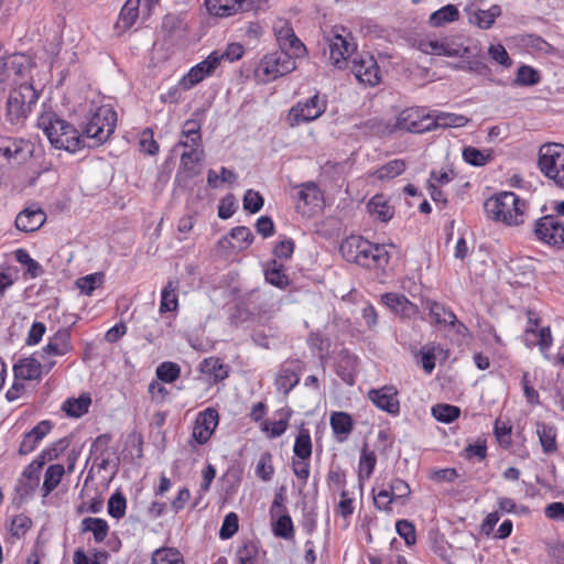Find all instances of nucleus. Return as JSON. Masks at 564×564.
Listing matches in <instances>:
<instances>
[{"instance_id": "obj_47", "label": "nucleus", "mask_w": 564, "mask_h": 564, "mask_svg": "<svg viewBox=\"0 0 564 564\" xmlns=\"http://www.w3.org/2000/svg\"><path fill=\"white\" fill-rule=\"evenodd\" d=\"M64 474L65 468L61 464H54L47 467L44 474V481L42 486L45 497L48 496L59 485Z\"/></svg>"}, {"instance_id": "obj_62", "label": "nucleus", "mask_w": 564, "mask_h": 564, "mask_svg": "<svg viewBox=\"0 0 564 564\" xmlns=\"http://www.w3.org/2000/svg\"><path fill=\"white\" fill-rule=\"evenodd\" d=\"M108 560V554L105 551H95L93 557L88 556L84 550L78 549L74 552V564H105Z\"/></svg>"}, {"instance_id": "obj_36", "label": "nucleus", "mask_w": 564, "mask_h": 564, "mask_svg": "<svg viewBox=\"0 0 564 564\" xmlns=\"http://www.w3.org/2000/svg\"><path fill=\"white\" fill-rule=\"evenodd\" d=\"M423 305L424 308L429 311V314L434 323L455 325L456 315L451 310L446 308L443 304L436 301L426 300Z\"/></svg>"}, {"instance_id": "obj_6", "label": "nucleus", "mask_w": 564, "mask_h": 564, "mask_svg": "<svg viewBox=\"0 0 564 564\" xmlns=\"http://www.w3.org/2000/svg\"><path fill=\"white\" fill-rule=\"evenodd\" d=\"M538 166L553 185L564 188V144L553 142L541 145Z\"/></svg>"}, {"instance_id": "obj_53", "label": "nucleus", "mask_w": 564, "mask_h": 564, "mask_svg": "<svg viewBox=\"0 0 564 564\" xmlns=\"http://www.w3.org/2000/svg\"><path fill=\"white\" fill-rule=\"evenodd\" d=\"M14 258L20 264H22L26 269V273L31 278H36L42 274V265L36 260L31 258V256L25 249L20 248L15 250Z\"/></svg>"}, {"instance_id": "obj_41", "label": "nucleus", "mask_w": 564, "mask_h": 564, "mask_svg": "<svg viewBox=\"0 0 564 564\" xmlns=\"http://www.w3.org/2000/svg\"><path fill=\"white\" fill-rule=\"evenodd\" d=\"M406 167V163L402 159H394L378 167L372 176L381 182L390 181L401 175Z\"/></svg>"}, {"instance_id": "obj_32", "label": "nucleus", "mask_w": 564, "mask_h": 564, "mask_svg": "<svg viewBox=\"0 0 564 564\" xmlns=\"http://www.w3.org/2000/svg\"><path fill=\"white\" fill-rule=\"evenodd\" d=\"M82 533H91L96 543H102L109 533L108 522L102 518L87 517L80 521Z\"/></svg>"}, {"instance_id": "obj_42", "label": "nucleus", "mask_w": 564, "mask_h": 564, "mask_svg": "<svg viewBox=\"0 0 564 564\" xmlns=\"http://www.w3.org/2000/svg\"><path fill=\"white\" fill-rule=\"evenodd\" d=\"M278 420L262 421L261 431L265 433L269 438L280 437L285 433L289 426L290 413L280 411Z\"/></svg>"}, {"instance_id": "obj_34", "label": "nucleus", "mask_w": 564, "mask_h": 564, "mask_svg": "<svg viewBox=\"0 0 564 564\" xmlns=\"http://www.w3.org/2000/svg\"><path fill=\"white\" fill-rule=\"evenodd\" d=\"M91 404L88 393H82L78 398H68L63 402L62 410L69 417H80L86 414Z\"/></svg>"}, {"instance_id": "obj_35", "label": "nucleus", "mask_w": 564, "mask_h": 564, "mask_svg": "<svg viewBox=\"0 0 564 564\" xmlns=\"http://www.w3.org/2000/svg\"><path fill=\"white\" fill-rule=\"evenodd\" d=\"M356 371L357 358L347 351L343 352L336 367L337 375L344 382L352 386L356 381Z\"/></svg>"}, {"instance_id": "obj_14", "label": "nucleus", "mask_w": 564, "mask_h": 564, "mask_svg": "<svg viewBox=\"0 0 564 564\" xmlns=\"http://www.w3.org/2000/svg\"><path fill=\"white\" fill-rule=\"evenodd\" d=\"M351 72L359 83L376 86L381 80L380 69L375 57L370 54H356L351 59Z\"/></svg>"}, {"instance_id": "obj_51", "label": "nucleus", "mask_w": 564, "mask_h": 564, "mask_svg": "<svg viewBox=\"0 0 564 564\" xmlns=\"http://www.w3.org/2000/svg\"><path fill=\"white\" fill-rule=\"evenodd\" d=\"M256 476L262 481H270L274 475L273 457L269 452H263L256 465Z\"/></svg>"}, {"instance_id": "obj_52", "label": "nucleus", "mask_w": 564, "mask_h": 564, "mask_svg": "<svg viewBox=\"0 0 564 564\" xmlns=\"http://www.w3.org/2000/svg\"><path fill=\"white\" fill-rule=\"evenodd\" d=\"M212 53L218 57V65L220 66L223 61L232 63L240 59L245 54V47L238 42H232L227 44L223 51L215 50Z\"/></svg>"}, {"instance_id": "obj_23", "label": "nucleus", "mask_w": 564, "mask_h": 564, "mask_svg": "<svg viewBox=\"0 0 564 564\" xmlns=\"http://www.w3.org/2000/svg\"><path fill=\"white\" fill-rule=\"evenodd\" d=\"M13 372L17 380H40L45 372L44 360L40 361L34 356L21 358L14 364Z\"/></svg>"}, {"instance_id": "obj_22", "label": "nucleus", "mask_w": 564, "mask_h": 564, "mask_svg": "<svg viewBox=\"0 0 564 564\" xmlns=\"http://www.w3.org/2000/svg\"><path fill=\"white\" fill-rule=\"evenodd\" d=\"M381 302L402 318H414L419 314V307L400 293H386L381 295Z\"/></svg>"}, {"instance_id": "obj_10", "label": "nucleus", "mask_w": 564, "mask_h": 564, "mask_svg": "<svg viewBox=\"0 0 564 564\" xmlns=\"http://www.w3.org/2000/svg\"><path fill=\"white\" fill-rule=\"evenodd\" d=\"M74 350L72 332L69 328H59L48 337L47 343L41 349V359L44 360L45 373L56 365L55 357H64Z\"/></svg>"}, {"instance_id": "obj_2", "label": "nucleus", "mask_w": 564, "mask_h": 564, "mask_svg": "<svg viewBox=\"0 0 564 564\" xmlns=\"http://www.w3.org/2000/svg\"><path fill=\"white\" fill-rule=\"evenodd\" d=\"M37 127L56 149L76 153L86 148V139L82 132L54 112L42 113L37 119Z\"/></svg>"}, {"instance_id": "obj_31", "label": "nucleus", "mask_w": 564, "mask_h": 564, "mask_svg": "<svg viewBox=\"0 0 564 564\" xmlns=\"http://www.w3.org/2000/svg\"><path fill=\"white\" fill-rule=\"evenodd\" d=\"M329 424L339 442L345 441L354 430V420L347 412H332Z\"/></svg>"}, {"instance_id": "obj_54", "label": "nucleus", "mask_w": 564, "mask_h": 564, "mask_svg": "<svg viewBox=\"0 0 564 564\" xmlns=\"http://www.w3.org/2000/svg\"><path fill=\"white\" fill-rule=\"evenodd\" d=\"M265 280L270 284L284 289L289 284V278L284 273L282 265H279L276 261H273L264 271Z\"/></svg>"}, {"instance_id": "obj_17", "label": "nucleus", "mask_w": 564, "mask_h": 564, "mask_svg": "<svg viewBox=\"0 0 564 564\" xmlns=\"http://www.w3.org/2000/svg\"><path fill=\"white\" fill-rule=\"evenodd\" d=\"M272 532L276 538L291 540L294 538V527L281 497H275L271 508Z\"/></svg>"}, {"instance_id": "obj_61", "label": "nucleus", "mask_w": 564, "mask_h": 564, "mask_svg": "<svg viewBox=\"0 0 564 564\" xmlns=\"http://www.w3.org/2000/svg\"><path fill=\"white\" fill-rule=\"evenodd\" d=\"M181 368L177 364L171 361H164L156 368V377L159 380L167 383H172L178 379Z\"/></svg>"}, {"instance_id": "obj_15", "label": "nucleus", "mask_w": 564, "mask_h": 564, "mask_svg": "<svg viewBox=\"0 0 564 564\" xmlns=\"http://www.w3.org/2000/svg\"><path fill=\"white\" fill-rule=\"evenodd\" d=\"M296 207L302 215L307 217H312L323 210V193L315 183L308 182L300 186Z\"/></svg>"}, {"instance_id": "obj_49", "label": "nucleus", "mask_w": 564, "mask_h": 564, "mask_svg": "<svg viewBox=\"0 0 564 564\" xmlns=\"http://www.w3.org/2000/svg\"><path fill=\"white\" fill-rule=\"evenodd\" d=\"M151 564H184V560L178 550L160 547L152 553Z\"/></svg>"}, {"instance_id": "obj_59", "label": "nucleus", "mask_w": 564, "mask_h": 564, "mask_svg": "<svg viewBox=\"0 0 564 564\" xmlns=\"http://www.w3.org/2000/svg\"><path fill=\"white\" fill-rule=\"evenodd\" d=\"M541 76L535 68L522 65L518 68L514 82L519 86H534L539 84Z\"/></svg>"}, {"instance_id": "obj_25", "label": "nucleus", "mask_w": 564, "mask_h": 564, "mask_svg": "<svg viewBox=\"0 0 564 564\" xmlns=\"http://www.w3.org/2000/svg\"><path fill=\"white\" fill-rule=\"evenodd\" d=\"M46 220L45 213L39 207H28L15 217V227L23 232H33L40 229Z\"/></svg>"}, {"instance_id": "obj_38", "label": "nucleus", "mask_w": 564, "mask_h": 564, "mask_svg": "<svg viewBox=\"0 0 564 564\" xmlns=\"http://www.w3.org/2000/svg\"><path fill=\"white\" fill-rule=\"evenodd\" d=\"M202 135H200V123L196 119H188L184 122L182 130V139L178 142V145L187 148V147H200Z\"/></svg>"}, {"instance_id": "obj_43", "label": "nucleus", "mask_w": 564, "mask_h": 564, "mask_svg": "<svg viewBox=\"0 0 564 564\" xmlns=\"http://www.w3.org/2000/svg\"><path fill=\"white\" fill-rule=\"evenodd\" d=\"M181 156V166L192 176L198 174L199 164L204 159V150L200 147H189Z\"/></svg>"}, {"instance_id": "obj_18", "label": "nucleus", "mask_w": 564, "mask_h": 564, "mask_svg": "<svg viewBox=\"0 0 564 564\" xmlns=\"http://www.w3.org/2000/svg\"><path fill=\"white\" fill-rule=\"evenodd\" d=\"M219 423L218 412L213 408H207L196 416L192 438L199 445L206 444Z\"/></svg>"}, {"instance_id": "obj_20", "label": "nucleus", "mask_w": 564, "mask_h": 564, "mask_svg": "<svg viewBox=\"0 0 564 564\" xmlns=\"http://www.w3.org/2000/svg\"><path fill=\"white\" fill-rule=\"evenodd\" d=\"M368 398L381 411L391 415H398L400 413L398 390L393 386H383L378 389H371L368 392Z\"/></svg>"}, {"instance_id": "obj_45", "label": "nucleus", "mask_w": 564, "mask_h": 564, "mask_svg": "<svg viewBox=\"0 0 564 564\" xmlns=\"http://www.w3.org/2000/svg\"><path fill=\"white\" fill-rule=\"evenodd\" d=\"M462 155L467 164L477 167L485 166L492 160L490 150H479L470 145L463 149Z\"/></svg>"}, {"instance_id": "obj_12", "label": "nucleus", "mask_w": 564, "mask_h": 564, "mask_svg": "<svg viewBox=\"0 0 564 564\" xmlns=\"http://www.w3.org/2000/svg\"><path fill=\"white\" fill-rule=\"evenodd\" d=\"M534 234L539 241L561 248L564 246V221L556 215H546L535 221Z\"/></svg>"}, {"instance_id": "obj_26", "label": "nucleus", "mask_w": 564, "mask_h": 564, "mask_svg": "<svg viewBox=\"0 0 564 564\" xmlns=\"http://www.w3.org/2000/svg\"><path fill=\"white\" fill-rule=\"evenodd\" d=\"M52 423L48 420L39 422L30 432L25 433L19 446L21 455L32 453L39 443L51 432Z\"/></svg>"}, {"instance_id": "obj_39", "label": "nucleus", "mask_w": 564, "mask_h": 564, "mask_svg": "<svg viewBox=\"0 0 564 564\" xmlns=\"http://www.w3.org/2000/svg\"><path fill=\"white\" fill-rule=\"evenodd\" d=\"M536 434L544 453L552 454L557 451V431L555 426L545 423H538Z\"/></svg>"}, {"instance_id": "obj_46", "label": "nucleus", "mask_w": 564, "mask_h": 564, "mask_svg": "<svg viewBox=\"0 0 564 564\" xmlns=\"http://www.w3.org/2000/svg\"><path fill=\"white\" fill-rule=\"evenodd\" d=\"M433 129L434 128H458L464 127L468 122V118L457 113L437 112L432 116Z\"/></svg>"}, {"instance_id": "obj_9", "label": "nucleus", "mask_w": 564, "mask_h": 564, "mask_svg": "<svg viewBox=\"0 0 564 564\" xmlns=\"http://www.w3.org/2000/svg\"><path fill=\"white\" fill-rule=\"evenodd\" d=\"M327 98L315 91L308 98L294 104L286 116V123L294 128L317 120L327 109Z\"/></svg>"}, {"instance_id": "obj_44", "label": "nucleus", "mask_w": 564, "mask_h": 564, "mask_svg": "<svg viewBox=\"0 0 564 564\" xmlns=\"http://www.w3.org/2000/svg\"><path fill=\"white\" fill-rule=\"evenodd\" d=\"M441 354H443V348L440 345L426 344L421 347L419 362L427 375L432 373L435 369V360Z\"/></svg>"}, {"instance_id": "obj_55", "label": "nucleus", "mask_w": 564, "mask_h": 564, "mask_svg": "<svg viewBox=\"0 0 564 564\" xmlns=\"http://www.w3.org/2000/svg\"><path fill=\"white\" fill-rule=\"evenodd\" d=\"M104 279V273L96 272L77 279L76 285L83 294L91 295L96 289L101 286Z\"/></svg>"}, {"instance_id": "obj_57", "label": "nucleus", "mask_w": 564, "mask_h": 564, "mask_svg": "<svg viewBox=\"0 0 564 564\" xmlns=\"http://www.w3.org/2000/svg\"><path fill=\"white\" fill-rule=\"evenodd\" d=\"M32 527V520L25 514H17L11 520L9 533L14 540L22 539Z\"/></svg>"}, {"instance_id": "obj_37", "label": "nucleus", "mask_w": 564, "mask_h": 564, "mask_svg": "<svg viewBox=\"0 0 564 564\" xmlns=\"http://www.w3.org/2000/svg\"><path fill=\"white\" fill-rule=\"evenodd\" d=\"M140 0H127L116 24V28L120 31L130 29L137 21L139 15Z\"/></svg>"}, {"instance_id": "obj_30", "label": "nucleus", "mask_w": 564, "mask_h": 564, "mask_svg": "<svg viewBox=\"0 0 564 564\" xmlns=\"http://www.w3.org/2000/svg\"><path fill=\"white\" fill-rule=\"evenodd\" d=\"M367 209L371 217L382 223L389 221L394 214V208L389 199L381 194L375 195L368 202Z\"/></svg>"}, {"instance_id": "obj_3", "label": "nucleus", "mask_w": 564, "mask_h": 564, "mask_svg": "<svg viewBox=\"0 0 564 564\" xmlns=\"http://www.w3.org/2000/svg\"><path fill=\"white\" fill-rule=\"evenodd\" d=\"M116 126L117 113L112 106L93 102L82 132L86 139V147H98L105 143L115 132Z\"/></svg>"}, {"instance_id": "obj_28", "label": "nucleus", "mask_w": 564, "mask_h": 564, "mask_svg": "<svg viewBox=\"0 0 564 564\" xmlns=\"http://www.w3.org/2000/svg\"><path fill=\"white\" fill-rule=\"evenodd\" d=\"M178 288L177 279H170L161 291V300L159 311L161 314L167 312H177L178 310Z\"/></svg>"}, {"instance_id": "obj_63", "label": "nucleus", "mask_w": 564, "mask_h": 564, "mask_svg": "<svg viewBox=\"0 0 564 564\" xmlns=\"http://www.w3.org/2000/svg\"><path fill=\"white\" fill-rule=\"evenodd\" d=\"M395 531L400 538H402L408 546H412L416 543V530L414 524L406 520H398L395 523Z\"/></svg>"}, {"instance_id": "obj_58", "label": "nucleus", "mask_w": 564, "mask_h": 564, "mask_svg": "<svg viewBox=\"0 0 564 564\" xmlns=\"http://www.w3.org/2000/svg\"><path fill=\"white\" fill-rule=\"evenodd\" d=\"M300 381L299 376L289 368H283L275 379V386L279 391L289 393Z\"/></svg>"}, {"instance_id": "obj_21", "label": "nucleus", "mask_w": 564, "mask_h": 564, "mask_svg": "<svg viewBox=\"0 0 564 564\" xmlns=\"http://www.w3.org/2000/svg\"><path fill=\"white\" fill-rule=\"evenodd\" d=\"M218 67V57L210 53L204 61L192 66L189 70L182 76V85L193 88L204 79L213 76Z\"/></svg>"}, {"instance_id": "obj_40", "label": "nucleus", "mask_w": 564, "mask_h": 564, "mask_svg": "<svg viewBox=\"0 0 564 564\" xmlns=\"http://www.w3.org/2000/svg\"><path fill=\"white\" fill-rule=\"evenodd\" d=\"M459 19V11L454 4H446L434 11L429 18L432 28H441Z\"/></svg>"}, {"instance_id": "obj_24", "label": "nucleus", "mask_w": 564, "mask_h": 564, "mask_svg": "<svg viewBox=\"0 0 564 564\" xmlns=\"http://www.w3.org/2000/svg\"><path fill=\"white\" fill-rule=\"evenodd\" d=\"M389 259L384 245L372 243L368 240V247H365L357 264L368 269H383L389 263Z\"/></svg>"}, {"instance_id": "obj_1", "label": "nucleus", "mask_w": 564, "mask_h": 564, "mask_svg": "<svg viewBox=\"0 0 564 564\" xmlns=\"http://www.w3.org/2000/svg\"><path fill=\"white\" fill-rule=\"evenodd\" d=\"M10 64L17 68V78L7 101V116L11 123H20L36 104L39 93L30 82V61L23 55H19L13 56Z\"/></svg>"}, {"instance_id": "obj_50", "label": "nucleus", "mask_w": 564, "mask_h": 564, "mask_svg": "<svg viewBox=\"0 0 564 564\" xmlns=\"http://www.w3.org/2000/svg\"><path fill=\"white\" fill-rule=\"evenodd\" d=\"M293 457L311 458L312 455V440L307 429H301L295 437L293 445Z\"/></svg>"}, {"instance_id": "obj_8", "label": "nucleus", "mask_w": 564, "mask_h": 564, "mask_svg": "<svg viewBox=\"0 0 564 564\" xmlns=\"http://www.w3.org/2000/svg\"><path fill=\"white\" fill-rule=\"evenodd\" d=\"M416 47L420 52L433 56L466 57L470 53L459 35H426L416 41Z\"/></svg>"}, {"instance_id": "obj_13", "label": "nucleus", "mask_w": 564, "mask_h": 564, "mask_svg": "<svg viewBox=\"0 0 564 564\" xmlns=\"http://www.w3.org/2000/svg\"><path fill=\"white\" fill-rule=\"evenodd\" d=\"M273 32L281 51L295 57H301L305 53V46L295 35L290 21L282 18L276 19L273 24Z\"/></svg>"}, {"instance_id": "obj_11", "label": "nucleus", "mask_w": 564, "mask_h": 564, "mask_svg": "<svg viewBox=\"0 0 564 564\" xmlns=\"http://www.w3.org/2000/svg\"><path fill=\"white\" fill-rule=\"evenodd\" d=\"M268 0H205L209 14L228 18L242 12H258L265 8Z\"/></svg>"}, {"instance_id": "obj_29", "label": "nucleus", "mask_w": 564, "mask_h": 564, "mask_svg": "<svg viewBox=\"0 0 564 564\" xmlns=\"http://www.w3.org/2000/svg\"><path fill=\"white\" fill-rule=\"evenodd\" d=\"M365 247H368L367 239L361 236H349L340 243L339 251L346 261L357 264Z\"/></svg>"}, {"instance_id": "obj_56", "label": "nucleus", "mask_w": 564, "mask_h": 564, "mask_svg": "<svg viewBox=\"0 0 564 564\" xmlns=\"http://www.w3.org/2000/svg\"><path fill=\"white\" fill-rule=\"evenodd\" d=\"M377 463L375 452L364 448L359 458L358 475L359 479H368L372 475Z\"/></svg>"}, {"instance_id": "obj_27", "label": "nucleus", "mask_w": 564, "mask_h": 564, "mask_svg": "<svg viewBox=\"0 0 564 564\" xmlns=\"http://www.w3.org/2000/svg\"><path fill=\"white\" fill-rule=\"evenodd\" d=\"M524 344L530 348L538 346L540 351L547 358V351L553 345V337L550 327L533 329L532 326H527Z\"/></svg>"}, {"instance_id": "obj_5", "label": "nucleus", "mask_w": 564, "mask_h": 564, "mask_svg": "<svg viewBox=\"0 0 564 564\" xmlns=\"http://www.w3.org/2000/svg\"><path fill=\"white\" fill-rule=\"evenodd\" d=\"M295 58L294 55L283 51L268 53L257 64L254 77L263 84L273 82L296 68Z\"/></svg>"}, {"instance_id": "obj_33", "label": "nucleus", "mask_w": 564, "mask_h": 564, "mask_svg": "<svg viewBox=\"0 0 564 564\" xmlns=\"http://www.w3.org/2000/svg\"><path fill=\"white\" fill-rule=\"evenodd\" d=\"M199 370L210 383H216L228 377V369L219 358H206L200 362Z\"/></svg>"}, {"instance_id": "obj_19", "label": "nucleus", "mask_w": 564, "mask_h": 564, "mask_svg": "<svg viewBox=\"0 0 564 564\" xmlns=\"http://www.w3.org/2000/svg\"><path fill=\"white\" fill-rule=\"evenodd\" d=\"M468 23L481 30L490 29L496 19L501 15L502 9L499 4H492L489 9H481L477 1H470L464 9Z\"/></svg>"}, {"instance_id": "obj_48", "label": "nucleus", "mask_w": 564, "mask_h": 564, "mask_svg": "<svg viewBox=\"0 0 564 564\" xmlns=\"http://www.w3.org/2000/svg\"><path fill=\"white\" fill-rule=\"evenodd\" d=\"M431 413L436 421L449 424L459 417L460 409L456 405L438 403L432 406Z\"/></svg>"}, {"instance_id": "obj_60", "label": "nucleus", "mask_w": 564, "mask_h": 564, "mask_svg": "<svg viewBox=\"0 0 564 564\" xmlns=\"http://www.w3.org/2000/svg\"><path fill=\"white\" fill-rule=\"evenodd\" d=\"M229 236L235 240L234 248L247 249L253 241V235L248 227L238 226L231 229Z\"/></svg>"}, {"instance_id": "obj_4", "label": "nucleus", "mask_w": 564, "mask_h": 564, "mask_svg": "<svg viewBox=\"0 0 564 564\" xmlns=\"http://www.w3.org/2000/svg\"><path fill=\"white\" fill-rule=\"evenodd\" d=\"M527 202L512 192H502L485 203L489 218L507 225H520L524 221Z\"/></svg>"}, {"instance_id": "obj_7", "label": "nucleus", "mask_w": 564, "mask_h": 564, "mask_svg": "<svg viewBox=\"0 0 564 564\" xmlns=\"http://www.w3.org/2000/svg\"><path fill=\"white\" fill-rule=\"evenodd\" d=\"M357 42L352 33L343 25H335L328 39L329 61L338 69L349 65V58L356 56Z\"/></svg>"}, {"instance_id": "obj_16", "label": "nucleus", "mask_w": 564, "mask_h": 564, "mask_svg": "<svg viewBox=\"0 0 564 564\" xmlns=\"http://www.w3.org/2000/svg\"><path fill=\"white\" fill-rule=\"evenodd\" d=\"M395 127L412 133H423L433 130L432 116L421 108H408L400 112Z\"/></svg>"}, {"instance_id": "obj_64", "label": "nucleus", "mask_w": 564, "mask_h": 564, "mask_svg": "<svg viewBox=\"0 0 564 564\" xmlns=\"http://www.w3.org/2000/svg\"><path fill=\"white\" fill-rule=\"evenodd\" d=\"M258 546L254 542H245L238 547L236 556L239 564H256Z\"/></svg>"}]
</instances>
